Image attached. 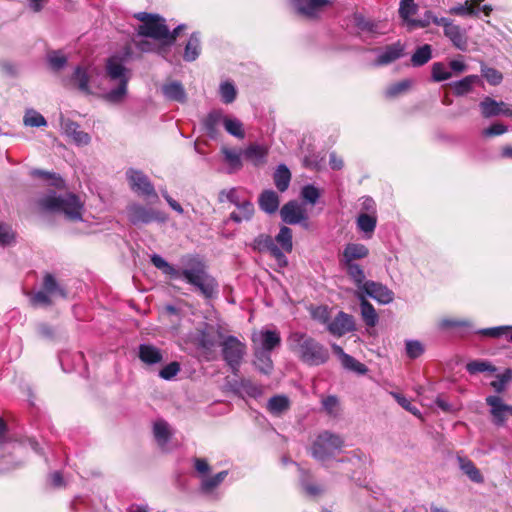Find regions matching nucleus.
I'll return each instance as SVG.
<instances>
[{"label": "nucleus", "mask_w": 512, "mask_h": 512, "mask_svg": "<svg viewBox=\"0 0 512 512\" xmlns=\"http://www.w3.org/2000/svg\"><path fill=\"white\" fill-rule=\"evenodd\" d=\"M151 262L171 278L184 279L206 298H212L218 293L217 281L207 272L204 261L196 255L183 256L180 259L181 267L179 269L157 254L151 256Z\"/></svg>", "instance_id": "f257e3e1"}, {"label": "nucleus", "mask_w": 512, "mask_h": 512, "mask_svg": "<svg viewBox=\"0 0 512 512\" xmlns=\"http://www.w3.org/2000/svg\"><path fill=\"white\" fill-rule=\"evenodd\" d=\"M287 341L291 351L308 365L318 366L329 359L328 350L305 333L293 332L289 335Z\"/></svg>", "instance_id": "f03ea898"}, {"label": "nucleus", "mask_w": 512, "mask_h": 512, "mask_svg": "<svg viewBox=\"0 0 512 512\" xmlns=\"http://www.w3.org/2000/svg\"><path fill=\"white\" fill-rule=\"evenodd\" d=\"M39 206L48 212H61L68 219L77 221L82 219L83 203L72 193L57 195L51 192L38 201Z\"/></svg>", "instance_id": "7ed1b4c3"}, {"label": "nucleus", "mask_w": 512, "mask_h": 512, "mask_svg": "<svg viewBox=\"0 0 512 512\" xmlns=\"http://www.w3.org/2000/svg\"><path fill=\"white\" fill-rule=\"evenodd\" d=\"M136 18L142 22L138 27L139 35L164 40L166 45L173 44L179 32L184 28V25H179L173 32H170L165 24V19L156 14L141 12L136 15Z\"/></svg>", "instance_id": "20e7f679"}, {"label": "nucleus", "mask_w": 512, "mask_h": 512, "mask_svg": "<svg viewBox=\"0 0 512 512\" xmlns=\"http://www.w3.org/2000/svg\"><path fill=\"white\" fill-rule=\"evenodd\" d=\"M106 74L111 81L117 83V87L106 92L104 98L110 103H119L127 93V84L130 79L129 70L118 58L112 57L107 61Z\"/></svg>", "instance_id": "39448f33"}, {"label": "nucleus", "mask_w": 512, "mask_h": 512, "mask_svg": "<svg viewBox=\"0 0 512 512\" xmlns=\"http://www.w3.org/2000/svg\"><path fill=\"white\" fill-rule=\"evenodd\" d=\"M344 447L343 438L330 431L321 432L311 446V455L318 461L325 462L335 456Z\"/></svg>", "instance_id": "423d86ee"}, {"label": "nucleus", "mask_w": 512, "mask_h": 512, "mask_svg": "<svg viewBox=\"0 0 512 512\" xmlns=\"http://www.w3.org/2000/svg\"><path fill=\"white\" fill-rule=\"evenodd\" d=\"M222 356L232 373L237 375L246 354V344L235 336H227L221 342Z\"/></svg>", "instance_id": "0eeeda50"}, {"label": "nucleus", "mask_w": 512, "mask_h": 512, "mask_svg": "<svg viewBox=\"0 0 512 512\" xmlns=\"http://www.w3.org/2000/svg\"><path fill=\"white\" fill-rule=\"evenodd\" d=\"M98 76L99 70L94 66H77L70 81L82 93L93 94L94 89L101 87Z\"/></svg>", "instance_id": "6e6552de"}, {"label": "nucleus", "mask_w": 512, "mask_h": 512, "mask_svg": "<svg viewBox=\"0 0 512 512\" xmlns=\"http://www.w3.org/2000/svg\"><path fill=\"white\" fill-rule=\"evenodd\" d=\"M127 216L134 225L149 224L153 221L164 222L166 220V216L161 212L136 203L127 207Z\"/></svg>", "instance_id": "1a4fd4ad"}, {"label": "nucleus", "mask_w": 512, "mask_h": 512, "mask_svg": "<svg viewBox=\"0 0 512 512\" xmlns=\"http://www.w3.org/2000/svg\"><path fill=\"white\" fill-rule=\"evenodd\" d=\"M251 340L253 351L272 352L281 344L280 333L277 330L262 329L255 331Z\"/></svg>", "instance_id": "9d476101"}, {"label": "nucleus", "mask_w": 512, "mask_h": 512, "mask_svg": "<svg viewBox=\"0 0 512 512\" xmlns=\"http://www.w3.org/2000/svg\"><path fill=\"white\" fill-rule=\"evenodd\" d=\"M254 250L258 252H269L272 257L275 258L280 267H285L288 264V260L274 239L267 234L258 235L252 243Z\"/></svg>", "instance_id": "9b49d317"}, {"label": "nucleus", "mask_w": 512, "mask_h": 512, "mask_svg": "<svg viewBox=\"0 0 512 512\" xmlns=\"http://www.w3.org/2000/svg\"><path fill=\"white\" fill-rule=\"evenodd\" d=\"M131 189L138 195L158 199L154 186L148 177L141 171L130 169L126 173Z\"/></svg>", "instance_id": "f8f14e48"}, {"label": "nucleus", "mask_w": 512, "mask_h": 512, "mask_svg": "<svg viewBox=\"0 0 512 512\" xmlns=\"http://www.w3.org/2000/svg\"><path fill=\"white\" fill-rule=\"evenodd\" d=\"M479 108L483 118H492L497 116L512 117V104L504 101H496L486 96L480 103Z\"/></svg>", "instance_id": "ddd939ff"}, {"label": "nucleus", "mask_w": 512, "mask_h": 512, "mask_svg": "<svg viewBox=\"0 0 512 512\" xmlns=\"http://www.w3.org/2000/svg\"><path fill=\"white\" fill-rule=\"evenodd\" d=\"M297 14L307 19L318 18L324 7L331 5L333 0H291Z\"/></svg>", "instance_id": "4468645a"}, {"label": "nucleus", "mask_w": 512, "mask_h": 512, "mask_svg": "<svg viewBox=\"0 0 512 512\" xmlns=\"http://www.w3.org/2000/svg\"><path fill=\"white\" fill-rule=\"evenodd\" d=\"M369 296L381 304H388L393 301V292L381 283L375 281H367L366 284L356 292L358 295Z\"/></svg>", "instance_id": "2eb2a0df"}, {"label": "nucleus", "mask_w": 512, "mask_h": 512, "mask_svg": "<svg viewBox=\"0 0 512 512\" xmlns=\"http://www.w3.org/2000/svg\"><path fill=\"white\" fill-rule=\"evenodd\" d=\"M486 403L490 407V413L496 425H503L507 418L512 416V405L505 404L501 397L495 395L488 396Z\"/></svg>", "instance_id": "dca6fc26"}, {"label": "nucleus", "mask_w": 512, "mask_h": 512, "mask_svg": "<svg viewBox=\"0 0 512 512\" xmlns=\"http://www.w3.org/2000/svg\"><path fill=\"white\" fill-rule=\"evenodd\" d=\"M60 126L63 133L72 139L78 146H86L90 143L91 137L88 133L82 131L78 123L61 116Z\"/></svg>", "instance_id": "f3484780"}, {"label": "nucleus", "mask_w": 512, "mask_h": 512, "mask_svg": "<svg viewBox=\"0 0 512 512\" xmlns=\"http://www.w3.org/2000/svg\"><path fill=\"white\" fill-rule=\"evenodd\" d=\"M328 331L337 337H341L346 333L352 332L356 329L353 316L340 311L337 316L328 323Z\"/></svg>", "instance_id": "a211bd4d"}, {"label": "nucleus", "mask_w": 512, "mask_h": 512, "mask_svg": "<svg viewBox=\"0 0 512 512\" xmlns=\"http://www.w3.org/2000/svg\"><path fill=\"white\" fill-rule=\"evenodd\" d=\"M282 220L289 224H299L308 219L305 209L296 201H289L280 210Z\"/></svg>", "instance_id": "6ab92c4d"}, {"label": "nucleus", "mask_w": 512, "mask_h": 512, "mask_svg": "<svg viewBox=\"0 0 512 512\" xmlns=\"http://www.w3.org/2000/svg\"><path fill=\"white\" fill-rule=\"evenodd\" d=\"M369 249L360 243H348L339 258L340 264H355L356 260L364 259L368 256Z\"/></svg>", "instance_id": "aec40b11"}, {"label": "nucleus", "mask_w": 512, "mask_h": 512, "mask_svg": "<svg viewBox=\"0 0 512 512\" xmlns=\"http://www.w3.org/2000/svg\"><path fill=\"white\" fill-rule=\"evenodd\" d=\"M138 357L146 365H155L163 361L161 349L152 344H141L138 348Z\"/></svg>", "instance_id": "412c9836"}, {"label": "nucleus", "mask_w": 512, "mask_h": 512, "mask_svg": "<svg viewBox=\"0 0 512 512\" xmlns=\"http://www.w3.org/2000/svg\"><path fill=\"white\" fill-rule=\"evenodd\" d=\"M331 347L333 352L339 357L341 364L343 365L344 368L354 371L358 374H365L368 371L367 367L364 364L360 363L352 356L346 354L339 345L332 344Z\"/></svg>", "instance_id": "4be33fe9"}, {"label": "nucleus", "mask_w": 512, "mask_h": 512, "mask_svg": "<svg viewBox=\"0 0 512 512\" xmlns=\"http://www.w3.org/2000/svg\"><path fill=\"white\" fill-rule=\"evenodd\" d=\"M404 47L400 42L385 47L374 62L375 66H383L394 62L403 55Z\"/></svg>", "instance_id": "5701e85b"}, {"label": "nucleus", "mask_w": 512, "mask_h": 512, "mask_svg": "<svg viewBox=\"0 0 512 512\" xmlns=\"http://www.w3.org/2000/svg\"><path fill=\"white\" fill-rule=\"evenodd\" d=\"M268 148L264 145L251 144L243 150V156L254 166L263 165L266 162Z\"/></svg>", "instance_id": "b1692460"}, {"label": "nucleus", "mask_w": 512, "mask_h": 512, "mask_svg": "<svg viewBox=\"0 0 512 512\" xmlns=\"http://www.w3.org/2000/svg\"><path fill=\"white\" fill-rule=\"evenodd\" d=\"M164 97L171 101L184 103L187 95L183 85L178 81H170L162 86Z\"/></svg>", "instance_id": "393cba45"}, {"label": "nucleus", "mask_w": 512, "mask_h": 512, "mask_svg": "<svg viewBox=\"0 0 512 512\" xmlns=\"http://www.w3.org/2000/svg\"><path fill=\"white\" fill-rule=\"evenodd\" d=\"M221 152L224 156L225 162L228 164V173H234L239 171L243 167L242 163V150L231 149L228 147H222Z\"/></svg>", "instance_id": "a878e982"}, {"label": "nucleus", "mask_w": 512, "mask_h": 512, "mask_svg": "<svg viewBox=\"0 0 512 512\" xmlns=\"http://www.w3.org/2000/svg\"><path fill=\"white\" fill-rule=\"evenodd\" d=\"M259 206L268 214L275 213L279 208V197L277 193L272 190L262 192L259 197Z\"/></svg>", "instance_id": "bb28decb"}, {"label": "nucleus", "mask_w": 512, "mask_h": 512, "mask_svg": "<svg viewBox=\"0 0 512 512\" xmlns=\"http://www.w3.org/2000/svg\"><path fill=\"white\" fill-rule=\"evenodd\" d=\"M342 268L346 271L349 278L353 281L355 286L357 287V291H359L368 280H366L365 272L363 268L355 263V264H340Z\"/></svg>", "instance_id": "cd10ccee"}, {"label": "nucleus", "mask_w": 512, "mask_h": 512, "mask_svg": "<svg viewBox=\"0 0 512 512\" xmlns=\"http://www.w3.org/2000/svg\"><path fill=\"white\" fill-rule=\"evenodd\" d=\"M228 475V471H221L214 476H204L201 479L200 490L204 494H211L213 491L222 484Z\"/></svg>", "instance_id": "c85d7f7f"}, {"label": "nucleus", "mask_w": 512, "mask_h": 512, "mask_svg": "<svg viewBox=\"0 0 512 512\" xmlns=\"http://www.w3.org/2000/svg\"><path fill=\"white\" fill-rule=\"evenodd\" d=\"M357 298L360 301L361 316L364 323L369 327H374L378 322V315L373 305L363 297L358 295Z\"/></svg>", "instance_id": "c756f323"}, {"label": "nucleus", "mask_w": 512, "mask_h": 512, "mask_svg": "<svg viewBox=\"0 0 512 512\" xmlns=\"http://www.w3.org/2000/svg\"><path fill=\"white\" fill-rule=\"evenodd\" d=\"M480 81L477 75H468L459 81H455L451 84L453 92L456 96H463L469 93L473 86Z\"/></svg>", "instance_id": "7c9ffc66"}, {"label": "nucleus", "mask_w": 512, "mask_h": 512, "mask_svg": "<svg viewBox=\"0 0 512 512\" xmlns=\"http://www.w3.org/2000/svg\"><path fill=\"white\" fill-rule=\"evenodd\" d=\"M459 467L468 478L475 483H482L484 478L474 463L464 457H458Z\"/></svg>", "instance_id": "2f4dec72"}, {"label": "nucleus", "mask_w": 512, "mask_h": 512, "mask_svg": "<svg viewBox=\"0 0 512 512\" xmlns=\"http://www.w3.org/2000/svg\"><path fill=\"white\" fill-rule=\"evenodd\" d=\"M444 35L451 40L456 48L460 50L466 49L467 39L458 25L452 23L447 29H445Z\"/></svg>", "instance_id": "473e14b6"}, {"label": "nucleus", "mask_w": 512, "mask_h": 512, "mask_svg": "<svg viewBox=\"0 0 512 512\" xmlns=\"http://www.w3.org/2000/svg\"><path fill=\"white\" fill-rule=\"evenodd\" d=\"M482 1L483 0H466L463 4L450 8L449 14L458 16H478L479 10L476 9V7L479 6Z\"/></svg>", "instance_id": "72a5a7b5"}, {"label": "nucleus", "mask_w": 512, "mask_h": 512, "mask_svg": "<svg viewBox=\"0 0 512 512\" xmlns=\"http://www.w3.org/2000/svg\"><path fill=\"white\" fill-rule=\"evenodd\" d=\"M223 118H225V115H223L222 111L214 110L204 119L203 125L210 137L216 136L218 125L223 124Z\"/></svg>", "instance_id": "f704fd0d"}, {"label": "nucleus", "mask_w": 512, "mask_h": 512, "mask_svg": "<svg viewBox=\"0 0 512 512\" xmlns=\"http://www.w3.org/2000/svg\"><path fill=\"white\" fill-rule=\"evenodd\" d=\"M153 433L157 443L164 447L171 437V429L169 424L164 420H158L154 423Z\"/></svg>", "instance_id": "c9c22d12"}, {"label": "nucleus", "mask_w": 512, "mask_h": 512, "mask_svg": "<svg viewBox=\"0 0 512 512\" xmlns=\"http://www.w3.org/2000/svg\"><path fill=\"white\" fill-rule=\"evenodd\" d=\"M377 224V218L375 215L368 213H360L357 218L358 229L366 234L367 238H370L373 234Z\"/></svg>", "instance_id": "e433bc0d"}, {"label": "nucleus", "mask_w": 512, "mask_h": 512, "mask_svg": "<svg viewBox=\"0 0 512 512\" xmlns=\"http://www.w3.org/2000/svg\"><path fill=\"white\" fill-rule=\"evenodd\" d=\"M274 241L277 242L278 247L284 254L290 253L293 249L292 230L287 226H282Z\"/></svg>", "instance_id": "4c0bfd02"}, {"label": "nucleus", "mask_w": 512, "mask_h": 512, "mask_svg": "<svg viewBox=\"0 0 512 512\" xmlns=\"http://www.w3.org/2000/svg\"><path fill=\"white\" fill-rule=\"evenodd\" d=\"M274 183L277 189L280 192H284L287 190L290 184L291 180V173L289 169L284 165L281 164L277 167L275 173H274Z\"/></svg>", "instance_id": "58836bf2"}, {"label": "nucleus", "mask_w": 512, "mask_h": 512, "mask_svg": "<svg viewBox=\"0 0 512 512\" xmlns=\"http://www.w3.org/2000/svg\"><path fill=\"white\" fill-rule=\"evenodd\" d=\"M237 209L238 211H234L230 214V219L236 223L248 221L254 214V206L250 201L247 200H244L241 206H239Z\"/></svg>", "instance_id": "ea45409f"}, {"label": "nucleus", "mask_w": 512, "mask_h": 512, "mask_svg": "<svg viewBox=\"0 0 512 512\" xmlns=\"http://www.w3.org/2000/svg\"><path fill=\"white\" fill-rule=\"evenodd\" d=\"M200 51V38L197 33H193L185 46L183 57L188 62L194 61L198 58Z\"/></svg>", "instance_id": "a19ab883"}, {"label": "nucleus", "mask_w": 512, "mask_h": 512, "mask_svg": "<svg viewBox=\"0 0 512 512\" xmlns=\"http://www.w3.org/2000/svg\"><path fill=\"white\" fill-rule=\"evenodd\" d=\"M418 6L414 0H401L399 4V16L403 22L409 27L410 21L414 18L412 16L416 14Z\"/></svg>", "instance_id": "79ce46f5"}, {"label": "nucleus", "mask_w": 512, "mask_h": 512, "mask_svg": "<svg viewBox=\"0 0 512 512\" xmlns=\"http://www.w3.org/2000/svg\"><path fill=\"white\" fill-rule=\"evenodd\" d=\"M236 390L245 393L249 397L257 398L263 393L262 387L249 379H242L236 384Z\"/></svg>", "instance_id": "37998d69"}, {"label": "nucleus", "mask_w": 512, "mask_h": 512, "mask_svg": "<svg viewBox=\"0 0 512 512\" xmlns=\"http://www.w3.org/2000/svg\"><path fill=\"white\" fill-rule=\"evenodd\" d=\"M271 352L254 351V364L260 372L270 374L273 369V362L270 356Z\"/></svg>", "instance_id": "c03bdc74"}, {"label": "nucleus", "mask_w": 512, "mask_h": 512, "mask_svg": "<svg viewBox=\"0 0 512 512\" xmlns=\"http://www.w3.org/2000/svg\"><path fill=\"white\" fill-rule=\"evenodd\" d=\"M290 405L288 397L284 395H276L269 399L267 403L268 410L274 415H280L288 410Z\"/></svg>", "instance_id": "a18cd8bd"}, {"label": "nucleus", "mask_w": 512, "mask_h": 512, "mask_svg": "<svg viewBox=\"0 0 512 512\" xmlns=\"http://www.w3.org/2000/svg\"><path fill=\"white\" fill-rule=\"evenodd\" d=\"M432 58V48L429 44H424L423 46L416 49L411 57V63L414 67L423 66L428 63Z\"/></svg>", "instance_id": "49530a36"}, {"label": "nucleus", "mask_w": 512, "mask_h": 512, "mask_svg": "<svg viewBox=\"0 0 512 512\" xmlns=\"http://www.w3.org/2000/svg\"><path fill=\"white\" fill-rule=\"evenodd\" d=\"M223 126L230 135L239 139L245 137L243 124L237 118L225 116V118H223Z\"/></svg>", "instance_id": "de8ad7c7"}, {"label": "nucleus", "mask_w": 512, "mask_h": 512, "mask_svg": "<svg viewBox=\"0 0 512 512\" xmlns=\"http://www.w3.org/2000/svg\"><path fill=\"white\" fill-rule=\"evenodd\" d=\"M478 333L483 336L491 338L505 337L507 340L511 341L512 326H498L493 328H485L479 330Z\"/></svg>", "instance_id": "09e8293b"}, {"label": "nucleus", "mask_w": 512, "mask_h": 512, "mask_svg": "<svg viewBox=\"0 0 512 512\" xmlns=\"http://www.w3.org/2000/svg\"><path fill=\"white\" fill-rule=\"evenodd\" d=\"M432 80L435 82H442L452 77V72L448 70L446 65L442 62H435L431 67Z\"/></svg>", "instance_id": "8fccbe9b"}, {"label": "nucleus", "mask_w": 512, "mask_h": 512, "mask_svg": "<svg viewBox=\"0 0 512 512\" xmlns=\"http://www.w3.org/2000/svg\"><path fill=\"white\" fill-rule=\"evenodd\" d=\"M23 122L25 126L42 127L47 125L46 119L37 111L29 109L26 111Z\"/></svg>", "instance_id": "3c124183"}, {"label": "nucleus", "mask_w": 512, "mask_h": 512, "mask_svg": "<svg viewBox=\"0 0 512 512\" xmlns=\"http://www.w3.org/2000/svg\"><path fill=\"white\" fill-rule=\"evenodd\" d=\"M466 369L470 374L496 371V367L486 360L471 361L466 365Z\"/></svg>", "instance_id": "603ef678"}, {"label": "nucleus", "mask_w": 512, "mask_h": 512, "mask_svg": "<svg viewBox=\"0 0 512 512\" xmlns=\"http://www.w3.org/2000/svg\"><path fill=\"white\" fill-rule=\"evenodd\" d=\"M43 288L50 295H60L65 297L64 290L58 285L56 279L51 274H46L43 279Z\"/></svg>", "instance_id": "864d4df0"}, {"label": "nucleus", "mask_w": 512, "mask_h": 512, "mask_svg": "<svg viewBox=\"0 0 512 512\" xmlns=\"http://www.w3.org/2000/svg\"><path fill=\"white\" fill-rule=\"evenodd\" d=\"M413 84V81L410 79H404L398 83H395L389 86L386 89V96L389 98L396 97L404 92H406Z\"/></svg>", "instance_id": "5fc2aeb1"}, {"label": "nucleus", "mask_w": 512, "mask_h": 512, "mask_svg": "<svg viewBox=\"0 0 512 512\" xmlns=\"http://www.w3.org/2000/svg\"><path fill=\"white\" fill-rule=\"evenodd\" d=\"M236 88L231 82H223L220 85L221 100L226 103H232L236 98Z\"/></svg>", "instance_id": "6e6d98bb"}, {"label": "nucleus", "mask_w": 512, "mask_h": 512, "mask_svg": "<svg viewBox=\"0 0 512 512\" xmlns=\"http://www.w3.org/2000/svg\"><path fill=\"white\" fill-rule=\"evenodd\" d=\"M301 197L306 202L314 205L320 197V191L314 185L308 184L301 189Z\"/></svg>", "instance_id": "4d7b16f0"}, {"label": "nucleus", "mask_w": 512, "mask_h": 512, "mask_svg": "<svg viewBox=\"0 0 512 512\" xmlns=\"http://www.w3.org/2000/svg\"><path fill=\"white\" fill-rule=\"evenodd\" d=\"M508 131V127L502 123L495 122L489 127L482 130L481 135L484 138H490L494 136L503 135Z\"/></svg>", "instance_id": "13d9d810"}, {"label": "nucleus", "mask_w": 512, "mask_h": 512, "mask_svg": "<svg viewBox=\"0 0 512 512\" xmlns=\"http://www.w3.org/2000/svg\"><path fill=\"white\" fill-rule=\"evenodd\" d=\"M512 379V371L507 369L503 374L497 375L496 379L491 382L493 389L500 393L504 391L506 384Z\"/></svg>", "instance_id": "bf43d9fd"}, {"label": "nucleus", "mask_w": 512, "mask_h": 512, "mask_svg": "<svg viewBox=\"0 0 512 512\" xmlns=\"http://www.w3.org/2000/svg\"><path fill=\"white\" fill-rule=\"evenodd\" d=\"M424 352V346L417 340L406 341V353L409 358L416 359Z\"/></svg>", "instance_id": "052dcab7"}, {"label": "nucleus", "mask_w": 512, "mask_h": 512, "mask_svg": "<svg viewBox=\"0 0 512 512\" xmlns=\"http://www.w3.org/2000/svg\"><path fill=\"white\" fill-rule=\"evenodd\" d=\"M48 62L52 69L60 70L67 63V58L59 51H52L48 54Z\"/></svg>", "instance_id": "680f3d73"}, {"label": "nucleus", "mask_w": 512, "mask_h": 512, "mask_svg": "<svg viewBox=\"0 0 512 512\" xmlns=\"http://www.w3.org/2000/svg\"><path fill=\"white\" fill-rule=\"evenodd\" d=\"M482 76L491 84V85H498L501 83L503 77L502 74L490 67H483L482 68Z\"/></svg>", "instance_id": "e2e57ef3"}, {"label": "nucleus", "mask_w": 512, "mask_h": 512, "mask_svg": "<svg viewBox=\"0 0 512 512\" xmlns=\"http://www.w3.org/2000/svg\"><path fill=\"white\" fill-rule=\"evenodd\" d=\"M179 371L180 364L176 361H173L160 370L159 376L165 380H171L179 373Z\"/></svg>", "instance_id": "0e129e2a"}, {"label": "nucleus", "mask_w": 512, "mask_h": 512, "mask_svg": "<svg viewBox=\"0 0 512 512\" xmlns=\"http://www.w3.org/2000/svg\"><path fill=\"white\" fill-rule=\"evenodd\" d=\"M434 14L431 11H426L422 18L420 19H413L410 21L409 29L412 30L414 28H425L430 25V23H433Z\"/></svg>", "instance_id": "69168bd1"}, {"label": "nucleus", "mask_w": 512, "mask_h": 512, "mask_svg": "<svg viewBox=\"0 0 512 512\" xmlns=\"http://www.w3.org/2000/svg\"><path fill=\"white\" fill-rule=\"evenodd\" d=\"M324 410L329 415H336L338 413L339 402L335 396H327L322 400Z\"/></svg>", "instance_id": "338daca9"}, {"label": "nucleus", "mask_w": 512, "mask_h": 512, "mask_svg": "<svg viewBox=\"0 0 512 512\" xmlns=\"http://www.w3.org/2000/svg\"><path fill=\"white\" fill-rule=\"evenodd\" d=\"M14 239V233L7 224L0 223V245H9Z\"/></svg>", "instance_id": "774afa93"}]
</instances>
